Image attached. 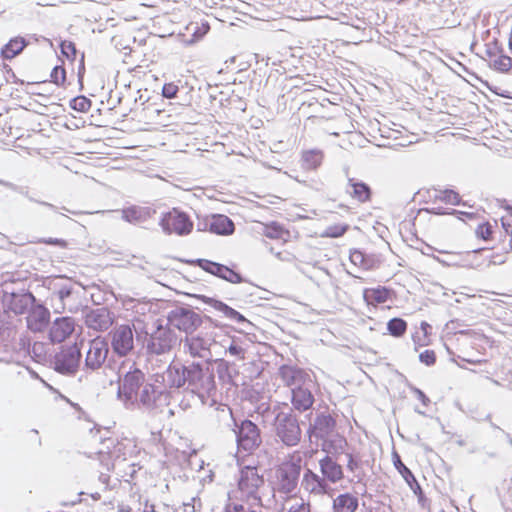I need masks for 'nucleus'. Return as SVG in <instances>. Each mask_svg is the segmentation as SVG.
Returning a JSON list of instances; mask_svg holds the SVG:
<instances>
[{
  "label": "nucleus",
  "mask_w": 512,
  "mask_h": 512,
  "mask_svg": "<svg viewBox=\"0 0 512 512\" xmlns=\"http://www.w3.org/2000/svg\"><path fill=\"white\" fill-rule=\"evenodd\" d=\"M435 198L451 205H460L461 203L460 195L451 189L436 190Z\"/></svg>",
  "instance_id": "nucleus-38"
},
{
  "label": "nucleus",
  "mask_w": 512,
  "mask_h": 512,
  "mask_svg": "<svg viewBox=\"0 0 512 512\" xmlns=\"http://www.w3.org/2000/svg\"><path fill=\"white\" fill-rule=\"evenodd\" d=\"M492 427L496 428V429H499L506 436L509 444L512 445V435L511 434L505 432L503 429H501L499 426H497L495 424H492Z\"/></svg>",
  "instance_id": "nucleus-64"
},
{
  "label": "nucleus",
  "mask_w": 512,
  "mask_h": 512,
  "mask_svg": "<svg viewBox=\"0 0 512 512\" xmlns=\"http://www.w3.org/2000/svg\"><path fill=\"white\" fill-rule=\"evenodd\" d=\"M82 345L83 340L80 342V344L74 343L72 345L62 346L61 350L56 353L54 357L55 371L63 375H74L78 371L81 364Z\"/></svg>",
  "instance_id": "nucleus-11"
},
{
  "label": "nucleus",
  "mask_w": 512,
  "mask_h": 512,
  "mask_svg": "<svg viewBox=\"0 0 512 512\" xmlns=\"http://www.w3.org/2000/svg\"><path fill=\"white\" fill-rule=\"evenodd\" d=\"M301 487L309 493L326 494L330 488L324 478L320 477L310 469H306Z\"/></svg>",
  "instance_id": "nucleus-23"
},
{
  "label": "nucleus",
  "mask_w": 512,
  "mask_h": 512,
  "mask_svg": "<svg viewBox=\"0 0 512 512\" xmlns=\"http://www.w3.org/2000/svg\"><path fill=\"white\" fill-rule=\"evenodd\" d=\"M349 258H350V261L354 265H359V266L366 267V264H365V254L361 250H359V249L351 250Z\"/></svg>",
  "instance_id": "nucleus-50"
},
{
  "label": "nucleus",
  "mask_w": 512,
  "mask_h": 512,
  "mask_svg": "<svg viewBox=\"0 0 512 512\" xmlns=\"http://www.w3.org/2000/svg\"><path fill=\"white\" fill-rule=\"evenodd\" d=\"M209 30H210V25L208 22H203L200 27L196 23L194 26L193 34H192L194 40H200L205 34L208 33Z\"/></svg>",
  "instance_id": "nucleus-52"
},
{
  "label": "nucleus",
  "mask_w": 512,
  "mask_h": 512,
  "mask_svg": "<svg viewBox=\"0 0 512 512\" xmlns=\"http://www.w3.org/2000/svg\"><path fill=\"white\" fill-rule=\"evenodd\" d=\"M40 242L48 245L59 246L61 248H65L67 246V242L60 238H43Z\"/></svg>",
  "instance_id": "nucleus-57"
},
{
  "label": "nucleus",
  "mask_w": 512,
  "mask_h": 512,
  "mask_svg": "<svg viewBox=\"0 0 512 512\" xmlns=\"http://www.w3.org/2000/svg\"><path fill=\"white\" fill-rule=\"evenodd\" d=\"M420 328L421 330L423 331L424 333V337H427L428 334L430 333V330L432 329L431 325L428 324L427 322L425 321H422L421 324H420Z\"/></svg>",
  "instance_id": "nucleus-62"
},
{
  "label": "nucleus",
  "mask_w": 512,
  "mask_h": 512,
  "mask_svg": "<svg viewBox=\"0 0 512 512\" xmlns=\"http://www.w3.org/2000/svg\"><path fill=\"white\" fill-rule=\"evenodd\" d=\"M227 352L231 356H235L239 359H244L245 349L242 346H240L239 344L235 343L234 341L228 347Z\"/></svg>",
  "instance_id": "nucleus-53"
},
{
  "label": "nucleus",
  "mask_w": 512,
  "mask_h": 512,
  "mask_svg": "<svg viewBox=\"0 0 512 512\" xmlns=\"http://www.w3.org/2000/svg\"><path fill=\"white\" fill-rule=\"evenodd\" d=\"M197 298L202 300L204 303L210 305L215 310L221 312L226 318L230 319L231 321H234L244 326L246 329L252 327V323L244 315H242L240 312L230 307L226 303L212 297H207L205 295H197Z\"/></svg>",
  "instance_id": "nucleus-16"
},
{
  "label": "nucleus",
  "mask_w": 512,
  "mask_h": 512,
  "mask_svg": "<svg viewBox=\"0 0 512 512\" xmlns=\"http://www.w3.org/2000/svg\"><path fill=\"white\" fill-rule=\"evenodd\" d=\"M285 234H288V232L277 223H272L266 226L264 233V235L270 239H282Z\"/></svg>",
  "instance_id": "nucleus-46"
},
{
  "label": "nucleus",
  "mask_w": 512,
  "mask_h": 512,
  "mask_svg": "<svg viewBox=\"0 0 512 512\" xmlns=\"http://www.w3.org/2000/svg\"><path fill=\"white\" fill-rule=\"evenodd\" d=\"M289 387H290L291 393H292L293 391H299V390H302L305 388H315V382L312 379L311 375L309 373H307L306 375L301 377L298 381L291 384Z\"/></svg>",
  "instance_id": "nucleus-45"
},
{
  "label": "nucleus",
  "mask_w": 512,
  "mask_h": 512,
  "mask_svg": "<svg viewBox=\"0 0 512 512\" xmlns=\"http://www.w3.org/2000/svg\"><path fill=\"white\" fill-rule=\"evenodd\" d=\"M210 232L216 235L228 236L234 233V222L226 215L213 214L210 216Z\"/></svg>",
  "instance_id": "nucleus-25"
},
{
  "label": "nucleus",
  "mask_w": 512,
  "mask_h": 512,
  "mask_svg": "<svg viewBox=\"0 0 512 512\" xmlns=\"http://www.w3.org/2000/svg\"><path fill=\"white\" fill-rule=\"evenodd\" d=\"M75 323L71 317L56 318L49 330V339L52 343L65 341L74 331Z\"/></svg>",
  "instance_id": "nucleus-20"
},
{
  "label": "nucleus",
  "mask_w": 512,
  "mask_h": 512,
  "mask_svg": "<svg viewBox=\"0 0 512 512\" xmlns=\"http://www.w3.org/2000/svg\"><path fill=\"white\" fill-rule=\"evenodd\" d=\"M346 192L354 199L361 203L370 201L372 190L370 186L358 179L348 178V186Z\"/></svg>",
  "instance_id": "nucleus-27"
},
{
  "label": "nucleus",
  "mask_w": 512,
  "mask_h": 512,
  "mask_svg": "<svg viewBox=\"0 0 512 512\" xmlns=\"http://www.w3.org/2000/svg\"><path fill=\"white\" fill-rule=\"evenodd\" d=\"M146 374L134 364L119 376L117 398L126 409H132V398L146 384Z\"/></svg>",
  "instance_id": "nucleus-5"
},
{
  "label": "nucleus",
  "mask_w": 512,
  "mask_h": 512,
  "mask_svg": "<svg viewBox=\"0 0 512 512\" xmlns=\"http://www.w3.org/2000/svg\"><path fill=\"white\" fill-rule=\"evenodd\" d=\"M0 184L3 185L6 188H9L11 190L17 191V192L25 195L29 199V201H31V202H36V203H38L40 205L46 206V207L50 208L53 211H57V209H58L55 205H53L51 203H48V202H45V201L36 200L32 196H30L27 191L24 192L22 187H19V186L15 185L12 182H8V181H5V180H0Z\"/></svg>",
  "instance_id": "nucleus-39"
},
{
  "label": "nucleus",
  "mask_w": 512,
  "mask_h": 512,
  "mask_svg": "<svg viewBox=\"0 0 512 512\" xmlns=\"http://www.w3.org/2000/svg\"><path fill=\"white\" fill-rule=\"evenodd\" d=\"M209 224H210V216L204 218L203 220H200L197 223V228L199 231H209L210 232Z\"/></svg>",
  "instance_id": "nucleus-58"
},
{
  "label": "nucleus",
  "mask_w": 512,
  "mask_h": 512,
  "mask_svg": "<svg viewBox=\"0 0 512 512\" xmlns=\"http://www.w3.org/2000/svg\"><path fill=\"white\" fill-rule=\"evenodd\" d=\"M200 507V500H198V506H196V498H192L191 502L184 503L181 509H177L174 512H197Z\"/></svg>",
  "instance_id": "nucleus-54"
},
{
  "label": "nucleus",
  "mask_w": 512,
  "mask_h": 512,
  "mask_svg": "<svg viewBox=\"0 0 512 512\" xmlns=\"http://www.w3.org/2000/svg\"><path fill=\"white\" fill-rule=\"evenodd\" d=\"M359 506L358 498L350 493L338 495L333 500V512H356Z\"/></svg>",
  "instance_id": "nucleus-29"
},
{
  "label": "nucleus",
  "mask_w": 512,
  "mask_h": 512,
  "mask_svg": "<svg viewBox=\"0 0 512 512\" xmlns=\"http://www.w3.org/2000/svg\"><path fill=\"white\" fill-rule=\"evenodd\" d=\"M273 415L272 427L276 440L286 447L297 446L302 439V429L297 415L288 404L283 407L275 406L271 411Z\"/></svg>",
  "instance_id": "nucleus-2"
},
{
  "label": "nucleus",
  "mask_w": 512,
  "mask_h": 512,
  "mask_svg": "<svg viewBox=\"0 0 512 512\" xmlns=\"http://www.w3.org/2000/svg\"><path fill=\"white\" fill-rule=\"evenodd\" d=\"M419 361L426 366H433L436 363V354L433 350H425L419 354Z\"/></svg>",
  "instance_id": "nucleus-49"
},
{
  "label": "nucleus",
  "mask_w": 512,
  "mask_h": 512,
  "mask_svg": "<svg viewBox=\"0 0 512 512\" xmlns=\"http://www.w3.org/2000/svg\"><path fill=\"white\" fill-rule=\"evenodd\" d=\"M233 431L236 437L238 450L252 453L262 443L259 427L249 419L242 420L240 424L235 422V429Z\"/></svg>",
  "instance_id": "nucleus-12"
},
{
  "label": "nucleus",
  "mask_w": 512,
  "mask_h": 512,
  "mask_svg": "<svg viewBox=\"0 0 512 512\" xmlns=\"http://www.w3.org/2000/svg\"><path fill=\"white\" fill-rule=\"evenodd\" d=\"M36 302V297L30 291L12 293L9 299V308L16 315H22L29 312Z\"/></svg>",
  "instance_id": "nucleus-22"
},
{
  "label": "nucleus",
  "mask_w": 512,
  "mask_h": 512,
  "mask_svg": "<svg viewBox=\"0 0 512 512\" xmlns=\"http://www.w3.org/2000/svg\"><path fill=\"white\" fill-rule=\"evenodd\" d=\"M60 51L68 60L71 61L76 59L78 53L75 43L68 40L61 41Z\"/></svg>",
  "instance_id": "nucleus-42"
},
{
  "label": "nucleus",
  "mask_w": 512,
  "mask_h": 512,
  "mask_svg": "<svg viewBox=\"0 0 512 512\" xmlns=\"http://www.w3.org/2000/svg\"><path fill=\"white\" fill-rule=\"evenodd\" d=\"M410 390L414 393V395L417 397L418 400L421 401V403L424 406H428L430 404V399L427 397V395L419 388L410 385Z\"/></svg>",
  "instance_id": "nucleus-55"
},
{
  "label": "nucleus",
  "mask_w": 512,
  "mask_h": 512,
  "mask_svg": "<svg viewBox=\"0 0 512 512\" xmlns=\"http://www.w3.org/2000/svg\"><path fill=\"white\" fill-rule=\"evenodd\" d=\"M108 354L109 346L104 338L96 337L88 341L82 370L86 373L99 370L106 362Z\"/></svg>",
  "instance_id": "nucleus-13"
},
{
  "label": "nucleus",
  "mask_w": 512,
  "mask_h": 512,
  "mask_svg": "<svg viewBox=\"0 0 512 512\" xmlns=\"http://www.w3.org/2000/svg\"><path fill=\"white\" fill-rule=\"evenodd\" d=\"M349 228L350 226L348 224L331 225L326 228L323 236L339 238L343 236L349 230Z\"/></svg>",
  "instance_id": "nucleus-44"
},
{
  "label": "nucleus",
  "mask_w": 512,
  "mask_h": 512,
  "mask_svg": "<svg viewBox=\"0 0 512 512\" xmlns=\"http://www.w3.org/2000/svg\"><path fill=\"white\" fill-rule=\"evenodd\" d=\"M249 508H246L243 504L228 502L225 505L224 512H249Z\"/></svg>",
  "instance_id": "nucleus-56"
},
{
  "label": "nucleus",
  "mask_w": 512,
  "mask_h": 512,
  "mask_svg": "<svg viewBox=\"0 0 512 512\" xmlns=\"http://www.w3.org/2000/svg\"><path fill=\"white\" fill-rule=\"evenodd\" d=\"M51 82L57 86H64L66 82V70L62 65H56L50 74Z\"/></svg>",
  "instance_id": "nucleus-43"
},
{
  "label": "nucleus",
  "mask_w": 512,
  "mask_h": 512,
  "mask_svg": "<svg viewBox=\"0 0 512 512\" xmlns=\"http://www.w3.org/2000/svg\"><path fill=\"white\" fill-rule=\"evenodd\" d=\"M408 324L407 322L399 317H394L390 319L387 323V331L393 337H401L407 331Z\"/></svg>",
  "instance_id": "nucleus-36"
},
{
  "label": "nucleus",
  "mask_w": 512,
  "mask_h": 512,
  "mask_svg": "<svg viewBox=\"0 0 512 512\" xmlns=\"http://www.w3.org/2000/svg\"><path fill=\"white\" fill-rule=\"evenodd\" d=\"M492 232H493V227L488 222L478 225V227L476 229L477 237H479L483 240H488L491 237Z\"/></svg>",
  "instance_id": "nucleus-48"
},
{
  "label": "nucleus",
  "mask_w": 512,
  "mask_h": 512,
  "mask_svg": "<svg viewBox=\"0 0 512 512\" xmlns=\"http://www.w3.org/2000/svg\"><path fill=\"white\" fill-rule=\"evenodd\" d=\"M390 290L386 287H377L365 289L363 293L364 300L367 304H381L389 299Z\"/></svg>",
  "instance_id": "nucleus-32"
},
{
  "label": "nucleus",
  "mask_w": 512,
  "mask_h": 512,
  "mask_svg": "<svg viewBox=\"0 0 512 512\" xmlns=\"http://www.w3.org/2000/svg\"><path fill=\"white\" fill-rule=\"evenodd\" d=\"M210 346L211 339L201 334L185 336L183 343L185 352L189 353L194 358L198 357L206 360H209L211 357Z\"/></svg>",
  "instance_id": "nucleus-15"
},
{
  "label": "nucleus",
  "mask_w": 512,
  "mask_h": 512,
  "mask_svg": "<svg viewBox=\"0 0 512 512\" xmlns=\"http://www.w3.org/2000/svg\"><path fill=\"white\" fill-rule=\"evenodd\" d=\"M315 388H305L299 391H293L291 395V404L290 408H293L294 411H298L299 413H303L308 411L313 407L315 402L313 390Z\"/></svg>",
  "instance_id": "nucleus-24"
},
{
  "label": "nucleus",
  "mask_w": 512,
  "mask_h": 512,
  "mask_svg": "<svg viewBox=\"0 0 512 512\" xmlns=\"http://www.w3.org/2000/svg\"><path fill=\"white\" fill-rule=\"evenodd\" d=\"M302 471V458L292 455L275 471L277 490L281 494L290 495L297 489Z\"/></svg>",
  "instance_id": "nucleus-7"
},
{
  "label": "nucleus",
  "mask_w": 512,
  "mask_h": 512,
  "mask_svg": "<svg viewBox=\"0 0 512 512\" xmlns=\"http://www.w3.org/2000/svg\"><path fill=\"white\" fill-rule=\"evenodd\" d=\"M159 225L166 235H189L193 230V221L190 216L179 208H172L161 214Z\"/></svg>",
  "instance_id": "nucleus-9"
},
{
  "label": "nucleus",
  "mask_w": 512,
  "mask_h": 512,
  "mask_svg": "<svg viewBox=\"0 0 512 512\" xmlns=\"http://www.w3.org/2000/svg\"><path fill=\"white\" fill-rule=\"evenodd\" d=\"M320 471L324 480L336 483L344 476L341 465L336 463L331 457L325 456L319 461Z\"/></svg>",
  "instance_id": "nucleus-26"
},
{
  "label": "nucleus",
  "mask_w": 512,
  "mask_h": 512,
  "mask_svg": "<svg viewBox=\"0 0 512 512\" xmlns=\"http://www.w3.org/2000/svg\"><path fill=\"white\" fill-rule=\"evenodd\" d=\"M187 263L192 266L198 267L215 277L219 276L220 272L223 270L224 267V264L203 258L189 260L187 261Z\"/></svg>",
  "instance_id": "nucleus-33"
},
{
  "label": "nucleus",
  "mask_w": 512,
  "mask_h": 512,
  "mask_svg": "<svg viewBox=\"0 0 512 512\" xmlns=\"http://www.w3.org/2000/svg\"><path fill=\"white\" fill-rule=\"evenodd\" d=\"M28 45L29 40L26 38L21 36L13 37L1 48V57L5 60H12L18 56Z\"/></svg>",
  "instance_id": "nucleus-28"
},
{
  "label": "nucleus",
  "mask_w": 512,
  "mask_h": 512,
  "mask_svg": "<svg viewBox=\"0 0 512 512\" xmlns=\"http://www.w3.org/2000/svg\"><path fill=\"white\" fill-rule=\"evenodd\" d=\"M324 158L323 151L320 149H311L302 153V167L306 170H316L322 164Z\"/></svg>",
  "instance_id": "nucleus-31"
},
{
  "label": "nucleus",
  "mask_w": 512,
  "mask_h": 512,
  "mask_svg": "<svg viewBox=\"0 0 512 512\" xmlns=\"http://www.w3.org/2000/svg\"><path fill=\"white\" fill-rule=\"evenodd\" d=\"M170 388H166L160 383L149 380L132 398V408L137 407L148 413H155L161 406L162 399L166 400L170 394Z\"/></svg>",
  "instance_id": "nucleus-4"
},
{
  "label": "nucleus",
  "mask_w": 512,
  "mask_h": 512,
  "mask_svg": "<svg viewBox=\"0 0 512 512\" xmlns=\"http://www.w3.org/2000/svg\"><path fill=\"white\" fill-rule=\"evenodd\" d=\"M28 40L29 41L33 40L34 42L44 41V42L48 43L50 46H53V43H52V41L50 39H48V38H46L44 36H38L36 34L30 35Z\"/></svg>",
  "instance_id": "nucleus-60"
},
{
  "label": "nucleus",
  "mask_w": 512,
  "mask_h": 512,
  "mask_svg": "<svg viewBox=\"0 0 512 512\" xmlns=\"http://www.w3.org/2000/svg\"><path fill=\"white\" fill-rule=\"evenodd\" d=\"M303 368L294 365L284 364L279 367L278 374L283 381L284 385L289 387L291 384L298 381L301 377L306 375Z\"/></svg>",
  "instance_id": "nucleus-30"
},
{
  "label": "nucleus",
  "mask_w": 512,
  "mask_h": 512,
  "mask_svg": "<svg viewBox=\"0 0 512 512\" xmlns=\"http://www.w3.org/2000/svg\"><path fill=\"white\" fill-rule=\"evenodd\" d=\"M489 67L494 70L507 73L512 69V58L503 52H500L495 59L489 61Z\"/></svg>",
  "instance_id": "nucleus-35"
},
{
  "label": "nucleus",
  "mask_w": 512,
  "mask_h": 512,
  "mask_svg": "<svg viewBox=\"0 0 512 512\" xmlns=\"http://www.w3.org/2000/svg\"><path fill=\"white\" fill-rule=\"evenodd\" d=\"M26 321L28 329L32 332H43L50 322V311L43 304L36 302L29 310Z\"/></svg>",
  "instance_id": "nucleus-19"
},
{
  "label": "nucleus",
  "mask_w": 512,
  "mask_h": 512,
  "mask_svg": "<svg viewBox=\"0 0 512 512\" xmlns=\"http://www.w3.org/2000/svg\"><path fill=\"white\" fill-rule=\"evenodd\" d=\"M347 468L350 471H355L358 468V462L354 460V458L351 454L348 455Z\"/></svg>",
  "instance_id": "nucleus-61"
},
{
  "label": "nucleus",
  "mask_w": 512,
  "mask_h": 512,
  "mask_svg": "<svg viewBox=\"0 0 512 512\" xmlns=\"http://www.w3.org/2000/svg\"><path fill=\"white\" fill-rule=\"evenodd\" d=\"M74 293V285L70 283H65L60 285L58 290L54 293L57 299L60 301V308L62 310L65 309V301L69 299Z\"/></svg>",
  "instance_id": "nucleus-40"
},
{
  "label": "nucleus",
  "mask_w": 512,
  "mask_h": 512,
  "mask_svg": "<svg viewBox=\"0 0 512 512\" xmlns=\"http://www.w3.org/2000/svg\"><path fill=\"white\" fill-rule=\"evenodd\" d=\"M215 376L217 375L218 380L223 385H229L232 383V374L230 371V365L224 359L215 360L214 363Z\"/></svg>",
  "instance_id": "nucleus-34"
},
{
  "label": "nucleus",
  "mask_w": 512,
  "mask_h": 512,
  "mask_svg": "<svg viewBox=\"0 0 512 512\" xmlns=\"http://www.w3.org/2000/svg\"><path fill=\"white\" fill-rule=\"evenodd\" d=\"M155 382L174 390H188L200 397H214L217 392L214 365L208 361L189 364L172 361L164 372L155 374Z\"/></svg>",
  "instance_id": "nucleus-1"
},
{
  "label": "nucleus",
  "mask_w": 512,
  "mask_h": 512,
  "mask_svg": "<svg viewBox=\"0 0 512 512\" xmlns=\"http://www.w3.org/2000/svg\"><path fill=\"white\" fill-rule=\"evenodd\" d=\"M143 512H160V511L156 510V507L154 504H149L148 502H146Z\"/></svg>",
  "instance_id": "nucleus-63"
},
{
  "label": "nucleus",
  "mask_w": 512,
  "mask_h": 512,
  "mask_svg": "<svg viewBox=\"0 0 512 512\" xmlns=\"http://www.w3.org/2000/svg\"><path fill=\"white\" fill-rule=\"evenodd\" d=\"M179 88L174 83H166L162 88V96L167 99H173L176 97Z\"/></svg>",
  "instance_id": "nucleus-51"
},
{
  "label": "nucleus",
  "mask_w": 512,
  "mask_h": 512,
  "mask_svg": "<svg viewBox=\"0 0 512 512\" xmlns=\"http://www.w3.org/2000/svg\"><path fill=\"white\" fill-rule=\"evenodd\" d=\"M503 52V47L499 44L498 40L494 39L492 42L486 44L485 56L491 60L495 59L496 56Z\"/></svg>",
  "instance_id": "nucleus-47"
},
{
  "label": "nucleus",
  "mask_w": 512,
  "mask_h": 512,
  "mask_svg": "<svg viewBox=\"0 0 512 512\" xmlns=\"http://www.w3.org/2000/svg\"><path fill=\"white\" fill-rule=\"evenodd\" d=\"M157 209L152 206H130L122 210V218L132 224H142L152 219Z\"/></svg>",
  "instance_id": "nucleus-21"
},
{
  "label": "nucleus",
  "mask_w": 512,
  "mask_h": 512,
  "mask_svg": "<svg viewBox=\"0 0 512 512\" xmlns=\"http://www.w3.org/2000/svg\"><path fill=\"white\" fill-rule=\"evenodd\" d=\"M217 278H220L232 284L248 282L238 271L234 270L233 267L227 265H224L223 270L220 272Z\"/></svg>",
  "instance_id": "nucleus-37"
},
{
  "label": "nucleus",
  "mask_w": 512,
  "mask_h": 512,
  "mask_svg": "<svg viewBox=\"0 0 512 512\" xmlns=\"http://www.w3.org/2000/svg\"><path fill=\"white\" fill-rule=\"evenodd\" d=\"M307 435L311 443L322 441L324 446L331 442L337 435L336 414H331L328 409L317 412L309 422Z\"/></svg>",
  "instance_id": "nucleus-6"
},
{
  "label": "nucleus",
  "mask_w": 512,
  "mask_h": 512,
  "mask_svg": "<svg viewBox=\"0 0 512 512\" xmlns=\"http://www.w3.org/2000/svg\"><path fill=\"white\" fill-rule=\"evenodd\" d=\"M177 342L178 337L168 324H159L155 331L146 334V349L149 354H165L172 350Z\"/></svg>",
  "instance_id": "nucleus-10"
},
{
  "label": "nucleus",
  "mask_w": 512,
  "mask_h": 512,
  "mask_svg": "<svg viewBox=\"0 0 512 512\" xmlns=\"http://www.w3.org/2000/svg\"><path fill=\"white\" fill-rule=\"evenodd\" d=\"M92 102L85 96H77L70 100V108L77 112H87L91 108Z\"/></svg>",
  "instance_id": "nucleus-41"
},
{
  "label": "nucleus",
  "mask_w": 512,
  "mask_h": 512,
  "mask_svg": "<svg viewBox=\"0 0 512 512\" xmlns=\"http://www.w3.org/2000/svg\"><path fill=\"white\" fill-rule=\"evenodd\" d=\"M111 347L119 357L127 356L134 348V334L127 324L115 326L110 332Z\"/></svg>",
  "instance_id": "nucleus-14"
},
{
  "label": "nucleus",
  "mask_w": 512,
  "mask_h": 512,
  "mask_svg": "<svg viewBox=\"0 0 512 512\" xmlns=\"http://www.w3.org/2000/svg\"><path fill=\"white\" fill-rule=\"evenodd\" d=\"M393 464L396 470L401 474L404 478L405 482L408 484L410 489L414 492V494L418 497V502L423 506L424 502L427 500L424 492L418 483L416 477L412 473V471L402 462L401 457L397 452H393L392 454Z\"/></svg>",
  "instance_id": "nucleus-18"
},
{
  "label": "nucleus",
  "mask_w": 512,
  "mask_h": 512,
  "mask_svg": "<svg viewBox=\"0 0 512 512\" xmlns=\"http://www.w3.org/2000/svg\"><path fill=\"white\" fill-rule=\"evenodd\" d=\"M166 319L171 328L184 332L186 336L192 335L203 325L205 328L217 326L211 317L195 311L190 305L175 306L168 311Z\"/></svg>",
  "instance_id": "nucleus-3"
},
{
  "label": "nucleus",
  "mask_w": 512,
  "mask_h": 512,
  "mask_svg": "<svg viewBox=\"0 0 512 512\" xmlns=\"http://www.w3.org/2000/svg\"><path fill=\"white\" fill-rule=\"evenodd\" d=\"M289 512H310V504L309 503H301L298 506H292Z\"/></svg>",
  "instance_id": "nucleus-59"
},
{
  "label": "nucleus",
  "mask_w": 512,
  "mask_h": 512,
  "mask_svg": "<svg viewBox=\"0 0 512 512\" xmlns=\"http://www.w3.org/2000/svg\"><path fill=\"white\" fill-rule=\"evenodd\" d=\"M264 485L263 475H260L258 468L255 466H244L240 469L238 478V491L241 496L252 504H259L261 497L259 496V488Z\"/></svg>",
  "instance_id": "nucleus-8"
},
{
  "label": "nucleus",
  "mask_w": 512,
  "mask_h": 512,
  "mask_svg": "<svg viewBox=\"0 0 512 512\" xmlns=\"http://www.w3.org/2000/svg\"><path fill=\"white\" fill-rule=\"evenodd\" d=\"M112 323L111 312L106 307L89 309L85 314V325L95 331H106Z\"/></svg>",
  "instance_id": "nucleus-17"
}]
</instances>
